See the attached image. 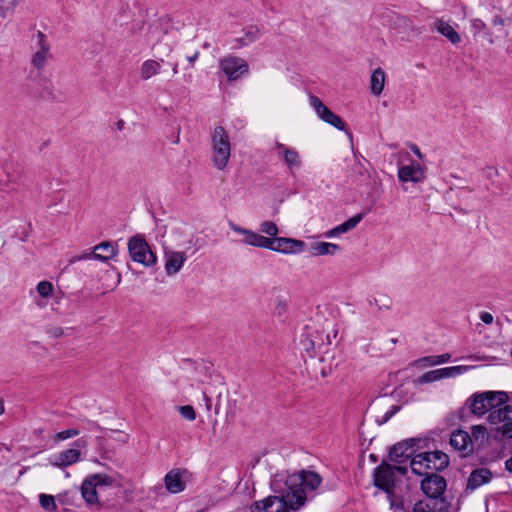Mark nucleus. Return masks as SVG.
<instances>
[{"mask_svg":"<svg viewBox=\"0 0 512 512\" xmlns=\"http://www.w3.org/2000/svg\"><path fill=\"white\" fill-rule=\"evenodd\" d=\"M480 319L482 322H484L487 325H490L493 323V315L489 312H481Z\"/></svg>","mask_w":512,"mask_h":512,"instance_id":"nucleus-51","label":"nucleus"},{"mask_svg":"<svg viewBox=\"0 0 512 512\" xmlns=\"http://www.w3.org/2000/svg\"><path fill=\"white\" fill-rule=\"evenodd\" d=\"M403 441L408 443L406 445V447L409 449V452L412 455L414 453V449L415 448H422L423 445L426 444L427 440L419 438V437H415V438L404 439Z\"/></svg>","mask_w":512,"mask_h":512,"instance_id":"nucleus-39","label":"nucleus"},{"mask_svg":"<svg viewBox=\"0 0 512 512\" xmlns=\"http://www.w3.org/2000/svg\"><path fill=\"white\" fill-rule=\"evenodd\" d=\"M5 411V407H4V400L2 398H0V415H2Z\"/></svg>","mask_w":512,"mask_h":512,"instance_id":"nucleus-62","label":"nucleus"},{"mask_svg":"<svg viewBox=\"0 0 512 512\" xmlns=\"http://www.w3.org/2000/svg\"><path fill=\"white\" fill-rule=\"evenodd\" d=\"M160 63L156 60H146L141 66V78L147 80L159 73Z\"/></svg>","mask_w":512,"mask_h":512,"instance_id":"nucleus-28","label":"nucleus"},{"mask_svg":"<svg viewBox=\"0 0 512 512\" xmlns=\"http://www.w3.org/2000/svg\"><path fill=\"white\" fill-rule=\"evenodd\" d=\"M441 371L440 369L431 370L428 372H425L423 375L417 378L416 383L419 385L432 383L438 380H441Z\"/></svg>","mask_w":512,"mask_h":512,"instance_id":"nucleus-30","label":"nucleus"},{"mask_svg":"<svg viewBox=\"0 0 512 512\" xmlns=\"http://www.w3.org/2000/svg\"><path fill=\"white\" fill-rule=\"evenodd\" d=\"M472 26L477 30H484L486 28L485 22L479 18L472 20Z\"/></svg>","mask_w":512,"mask_h":512,"instance_id":"nucleus-53","label":"nucleus"},{"mask_svg":"<svg viewBox=\"0 0 512 512\" xmlns=\"http://www.w3.org/2000/svg\"><path fill=\"white\" fill-rule=\"evenodd\" d=\"M244 36L233 40V48L239 49L258 41L262 36V30L258 25H248L243 28Z\"/></svg>","mask_w":512,"mask_h":512,"instance_id":"nucleus-17","label":"nucleus"},{"mask_svg":"<svg viewBox=\"0 0 512 512\" xmlns=\"http://www.w3.org/2000/svg\"><path fill=\"white\" fill-rule=\"evenodd\" d=\"M96 488V483H94L93 480H91L89 477L85 478L81 484L80 492L82 498L89 506L98 504V495Z\"/></svg>","mask_w":512,"mask_h":512,"instance_id":"nucleus-23","label":"nucleus"},{"mask_svg":"<svg viewBox=\"0 0 512 512\" xmlns=\"http://www.w3.org/2000/svg\"><path fill=\"white\" fill-rule=\"evenodd\" d=\"M408 472L407 466H401V465H392V473H399L401 475H406Z\"/></svg>","mask_w":512,"mask_h":512,"instance_id":"nucleus-52","label":"nucleus"},{"mask_svg":"<svg viewBox=\"0 0 512 512\" xmlns=\"http://www.w3.org/2000/svg\"><path fill=\"white\" fill-rule=\"evenodd\" d=\"M85 437L78 438L73 443V448L66 449L53 457L50 463L56 467L64 468L79 461L81 449L87 446Z\"/></svg>","mask_w":512,"mask_h":512,"instance_id":"nucleus-10","label":"nucleus"},{"mask_svg":"<svg viewBox=\"0 0 512 512\" xmlns=\"http://www.w3.org/2000/svg\"><path fill=\"white\" fill-rule=\"evenodd\" d=\"M46 333L51 338H60L65 335L64 329L59 326H47Z\"/></svg>","mask_w":512,"mask_h":512,"instance_id":"nucleus-44","label":"nucleus"},{"mask_svg":"<svg viewBox=\"0 0 512 512\" xmlns=\"http://www.w3.org/2000/svg\"><path fill=\"white\" fill-rule=\"evenodd\" d=\"M488 436V432H487V429L485 426L483 425H475L472 427V430H471V438L473 437L474 439L478 440V439H485L486 437Z\"/></svg>","mask_w":512,"mask_h":512,"instance_id":"nucleus-42","label":"nucleus"},{"mask_svg":"<svg viewBox=\"0 0 512 512\" xmlns=\"http://www.w3.org/2000/svg\"><path fill=\"white\" fill-rule=\"evenodd\" d=\"M468 369L467 366H451V367H445V368H440V371H441V377L442 379L443 378H450V377H455V376H458L460 374H462L463 372H465L466 370Z\"/></svg>","mask_w":512,"mask_h":512,"instance_id":"nucleus-33","label":"nucleus"},{"mask_svg":"<svg viewBox=\"0 0 512 512\" xmlns=\"http://www.w3.org/2000/svg\"><path fill=\"white\" fill-rule=\"evenodd\" d=\"M433 500H418L412 508V512H432L433 511ZM409 512V510L403 511Z\"/></svg>","mask_w":512,"mask_h":512,"instance_id":"nucleus-34","label":"nucleus"},{"mask_svg":"<svg viewBox=\"0 0 512 512\" xmlns=\"http://www.w3.org/2000/svg\"><path fill=\"white\" fill-rule=\"evenodd\" d=\"M423 479L420 483L422 492L431 500H438L443 496L446 488V479L437 473H423Z\"/></svg>","mask_w":512,"mask_h":512,"instance_id":"nucleus-8","label":"nucleus"},{"mask_svg":"<svg viewBox=\"0 0 512 512\" xmlns=\"http://www.w3.org/2000/svg\"><path fill=\"white\" fill-rule=\"evenodd\" d=\"M48 54L49 51L46 47H44V51L38 50L32 57V65L37 69L43 68L46 63Z\"/></svg>","mask_w":512,"mask_h":512,"instance_id":"nucleus-32","label":"nucleus"},{"mask_svg":"<svg viewBox=\"0 0 512 512\" xmlns=\"http://www.w3.org/2000/svg\"><path fill=\"white\" fill-rule=\"evenodd\" d=\"M261 232L269 235L271 238H277L279 233L277 225L272 221H264L261 224Z\"/></svg>","mask_w":512,"mask_h":512,"instance_id":"nucleus-36","label":"nucleus"},{"mask_svg":"<svg viewBox=\"0 0 512 512\" xmlns=\"http://www.w3.org/2000/svg\"><path fill=\"white\" fill-rule=\"evenodd\" d=\"M505 469L512 473V456L505 461Z\"/></svg>","mask_w":512,"mask_h":512,"instance_id":"nucleus-60","label":"nucleus"},{"mask_svg":"<svg viewBox=\"0 0 512 512\" xmlns=\"http://www.w3.org/2000/svg\"><path fill=\"white\" fill-rule=\"evenodd\" d=\"M87 430H99L101 431L102 430V427L99 426L96 422L94 421H87L86 422V427H85Z\"/></svg>","mask_w":512,"mask_h":512,"instance_id":"nucleus-55","label":"nucleus"},{"mask_svg":"<svg viewBox=\"0 0 512 512\" xmlns=\"http://www.w3.org/2000/svg\"><path fill=\"white\" fill-rule=\"evenodd\" d=\"M401 409V405H392L390 409L381 417L376 419L378 425L387 423Z\"/></svg>","mask_w":512,"mask_h":512,"instance_id":"nucleus-38","label":"nucleus"},{"mask_svg":"<svg viewBox=\"0 0 512 512\" xmlns=\"http://www.w3.org/2000/svg\"><path fill=\"white\" fill-rule=\"evenodd\" d=\"M410 149L417 157L422 158V153L417 145L412 144Z\"/></svg>","mask_w":512,"mask_h":512,"instance_id":"nucleus-58","label":"nucleus"},{"mask_svg":"<svg viewBox=\"0 0 512 512\" xmlns=\"http://www.w3.org/2000/svg\"><path fill=\"white\" fill-rule=\"evenodd\" d=\"M37 96L44 100H53L55 99L53 93V85L51 80L47 78H40L37 82Z\"/></svg>","mask_w":512,"mask_h":512,"instance_id":"nucleus-26","label":"nucleus"},{"mask_svg":"<svg viewBox=\"0 0 512 512\" xmlns=\"http://www.w3.org/2000/svg\"><path fill=\"white\" fill-rule=\"evenodd\" d=\"M199 51H195V53L191 56H187V60L189 62V67H193L195 61L199 58Z\"/></svg>","mask_w":512,"mask_h":512,"instance_id":"nucleus-56","label":"nucleus"},{"mask_svg":"<svg viewBox=\"0 0 512 512\" xmlns=\"http://www.w3.org/2000/svg\"><path fill=\"white\" fill-rule=\"evenodd\" d=\"M450 445L455 450L460 451L463 456L468 455L473 450L471 435L461 429L451 433Z\"/></svg>","mask_w":512,"mask_h":512,"instance_id":"nucleus-16","label":"nucleus"},{"mask_svg":"<svg viewBox=\"0 0 512 512\" xmlns=\"http://www.w3.org/2000/svg\"><path fill=\"white\" fill-rule=\"evenodd\" d=\"M321 476L309 470L299 473H278L271 481L274 495L262 500L254 501L250 505V512H296L308 500L315 496L313 493L321 484Z\"/></svg>","mask_w":512,"mask_h":512,"instance_id":"nucleus-1","label":"nucleus"},{"mask_svg":"<svg viewBox=\"0 0 512 512\" xmlns=\"http://www.w3.org/2000/svg\"><path fill=\"white\" fill-rule=\"evenodd\" d=\"M450 463L449 456L443 451L420 452L411 458V471L415 475H423L428 470L444 471Z\"/></svg>","mask_w":512,"mask_h":512,"instance_id":"nucleus-4","label":"nucleus"},{"mask_svg":"<svg viewBox=\"0 0 512 512\" xmlns=\"http://www.w3.org/2000/svg\"><path fill=\"white\" fill-rule=\"evenodd\" d=\"M300 345H301L302 349L305 350L306 352H309V351H312L315 349V342L308 338L301 339Z\"/></svg>","mask_w":512,"mask_h":512,"instance_id":"nucleus-48","label":"nucleus"},{"mask_svg":"<svg viewBox=\"0 0 512 512\" xmlns=\"http://www.w3.org/2000/svg\"><path fill=\"white\" fill-rule=\"evenodd\" d=\"M219 67L230 82L236 81L249 73L248 63L237 56H228L221 59Z\"/></svg>","mask_w":512,"mask_h":512,"instance_id":"nucleus-9","label":"nucleus"},{"mask_svg":"<svg viewBox=\"0 0 512 512\" xmlns=\"http://www.w3.org/2000/svg\"><path fill=\"white\" fill-rule=\"evenodd\" d=\"M369 459L371 462H374V463L378 461V457L375 454H370Z\"/></svg>","mask_w":512,"mask_h":512,"instance_id":"nucleus-63","label":"nucleus"},{"mask_svg":"<svg viewBox=\"0 0 512 512\" xmlns=\"http://www.w3.org/2000/svg\"><path fill=\"white\" fill-rule=\"evenodd\" d=\"M340 249L338 244L329 242H312L309 247L312 256L335 255Z\"/></svg>","mask_w":512,"mask_h":512,"instance_id":"nucleus-24","label":"nucleus"},{"mask_svg":"<svg viewBox=\"0 0 512 512\" xmlns=\"http://www.w3.org/2000/svg\"><path fill=\"white\" fill-rule=\"evenodd\" d=\"M509 395L505 391H485L472 394L464 403L466 415L481 417L490 411L488 422L491 425L503 422L495 428L494 438L502 441L512 438V405H508Z\"/></svg>","mask_w":512,"mask_h":512,"instance_id":"nucleus-2","label":"nucleus"},{"mask_svg":"<svg viewBox=\"0 0 512 512\" xmlns=\"http://www.w3.org/2000/svg\"><path fill=\"white\" fill-rule=\"evenodd\" d=\"M450 358H451V355L449 353L436 355L435 356V364L438 365V364L446 363L450 360Z\"/></svg>","mask_w":512,"mask_h":512,"instance_id":"nucleus-50","label":"nucleus"},{"mask_svg":"<svg viewBox=\"0 0 512 512\" xmlns=\"http://www.w3.org/2000/svg\"><path fill=\"white\" fill-rule=\"evenodd\" d=\"M493 474L488 468H476L474 469L468 479L464 493L466 495L472 493L480 486L489 483L492 480Z\"/></svg>","mask_w":512,"mask_h":512,"instance_id":"nucleus-14","label":"nucleus"},{"mask_svg":"<svg viewBox=\"0 0 512 512\" xmlns=\"http://www.w3.org/2000/svg\"><path fill=\"white\" fill-rule=\"evenodd\" d=\"M187 257L184 252L169 251L165 253V270L168 275H174L180 271Z\"/></svg>","mask_w":512,"mask_h":512,"instance_id":"nucleus-18","label":"nucleus"},{"mask_svg":"<svg viewBox=\"0 0 512 512\" xmlns=\"http://www.w3.org/2000/svg\"><path fill=\"white\" fill-rule=\"evenodd\" d=\"M129 256L134 262L146 267H152L157 262L156 254L151 250L148 242L142 234H137L128 239Z\"/></svg>","mask_w":512,"mask_h":512,"instance_id":"nucleus-5","label":"nucleus"},{"mask_svg":"<svg viewBox=\"0 0 512 512\" xmlns=\"http://www.w3.org/2000/svg\"><path fill=\"white\" fill-rule=\"evenodd\" d=\"M372 476L373 485L386 494L390 508L394 510V512L405 511L403 497H398L395 493L396 475L392 473V465L383 459L382 462L374 468Z\"/></svg>","mask_w":512,"mask_h":512,"instance_id":"nucleus-3","label":"nucleus"},{"mask_svg":"<svg viewBox=\"0 0 512 512\" xmlns=\"http://www.w3.org/2000/svg\"><path fill=\"white\" fill-rule=\"evenodd\" d=\"M398 178L401 182L419 183L425 179V171L417 161H412L410 165L399 167Z\"/></svg>","mask_w":512,"mask_h":512,"instance_id":"nucleus-15","label":"nucleus"},{"mask_svg":"<svg viewBox=\"0 0 512 512\" xmlns=\"http://www.w3.org/2000/svg\"><path fill=\"white\" fill-rule=\"evenodd\" d=\"M415 364L418 366H434L435 364V356H425L415 361Z\"/></svg>","mask_w":512,"mask_h":512,"instance_id":"nucleus-46","label":"nucleus"},{"mask_svg":"<svg viewBox=\"0 0 512 512\" xmlns=\"http://www.w3.org/2000/svg\"><path fill=\"white\" fill-rule=\"evenodd\" d=\"M58 501L62 504H70L69 492H65L58 495Z\"/></svg>","mask_w":512,"mask_h":512,"instance_id":"nucleus-54","label":"nucleus"},{"mask_svg":"<svg viewBox=\"0 0 512 512\" xmlns=\"http://www.w3.org/2000/svg\"><path fill=\"white\" fill-rule=\"evenodd\" d=\"M275 149L276 151L284 152V162L290 170L301 167L302 161L296 149L287 147L280 142L275 143Z\"/></svg>","mask_w":512,"mask_h":512,"instance_id":"nucleus-20","label":"nucleus"},{"mask_svg":"<svg viewBox=\"0 0 512 512\" xmlns=\"http://www.w3.org/2000/svg\"><path fill=\"white\" fill-rule=\"evenodd\" d=\"M165 487L168 492L177 494L184 491L186 484L182 479L180 470L173 469L164 477Z\"/></svg>","mask_w":512,"mask_h":512,"instance_id":"nucleus-19","label":"nucleus"},{"mask_svg":"<svg viewBox=\"0 0 512 512\" xmlns=\"http://www.w3.org/2000/svg\"><path fill=\"white\" fill-rule=\"evenodd\" d=\"M115 125H116V129L121 131V130H123V129H124L125 122H124L122 119H120V120H118V121L116 122V124H115Z\"/></svg>","mask_w":512,"mask_h":512,"instance_id":"nucleus-61","label":"nucleus"},{"mask_svg":"<svg viewBox=\"0 0 512 512\" xmlns=\"http://www.w3.org/2000/svg\"><path fill=\"white\" fill-rule=\"evenodd\" d=\"M22 172H23V169L17 165L16 168L13 170V172L11 174L10 173L8 174L9 180L11 182L23 184L22 175H21Z\"/></svg>","mask_w":512,"mask_h":512,"instance_id":"nucleus-45","label":"nucleus"},{"mask_svg":"<svg viewBox=\"0 0 512 512\" xmlns=\"http://www.w3.org/2000/svg\"><path fill=\"white\" fill-rule=\"evenodd\" d=\"M213 142V162L214 165L222 170L226 167L230 157V142L226 130L222 126H217L212 135Z\"/></svg>","mask_w":512,"mask_h":512,"instance_id":"nucleus-6","label":"nucleus"},{"mask_svg":"<svg viewBox=\"0 0 512 512\" xmlns=\"http://www.w3.org/2000/svg\"><path fill=\"white\" fill-rule=\"evenodd\" d=\"M229 225L233 231L245 235V238L242 240L244 244L265 249H274L275 240L262 236L252 230L242 228L233 222H230Z\"/></svg>","mask_w":512,"mask_h":512,"instance_id":"nucleus-12","label":"nucleus"},{"mask_svg":"<svg viewBox=\"0 0 512 512\" xmlns=\"http://www.w3.org/2000/svg\"><path fill=\"white\" fill-rule=\"evenodd\" d=\"M271 239L275 240L274 249L271 250L283 254L301 253L306 247V243L303 240L288 237H277Z\"/></svg>","mask_w":512,"mask_h":512,"instance_id":"nucleus-13","label":"nucleus"},{"mask_svg":"<svg viewBox=\"0 0 512 512\" xmlns=\"http://www.w3.org/2000/svg\"><path fill=\"white\" fill-rule=\"evenodd\" d=\"M179 413L181 416L189 421H193L196 418V412L191 405L179 406Z\"/></svg>","mask_w":512,"mask_h":512,"instance_id":"nucleus-41","label":"nucleus"},{"mask_svg":"<svg viewBox=\"0 0 512 512\" xmlns=\"http://www.w3.org/2000/svg\"><path fill=\"white\" fill-rule=\"evenodd\" d=\"M37 291L42 297H49L53 292V285L48 281H41L37 285Z\"/></svg>","mask_w":512,"mask_h":512,"instance_id":"nucleus-40","label":"nucleus"},{"mask_svg":"<svg viewBox=\"0 0 512 512\" xmlns=\"http://www.w3.org/2000/svg\"><path fill=\"white\" fill-rule=\"evenodd\" d=\"M39 502L43 509L49 512H55L57 510V505L55 503V498L52 495L48 494H40Z\"/></svg>","mask_w":512,"mask_h":512,"instance_id":"nucleus-31","label":"nucleus"},{"mask_svg":"<svg viewBox=\"0 0 512 512\" xmlns=\"http://www.w3.org/2000/svg\"><path fill=\"white\" fill-rule=\"evenodd\" d=\"M385 77L386 75L382 68H377L372 72L370 79L372 94L378 96L382 93L384 89Z\"/></svg>","mask_w":512,"mask_h":512,"instance_id":"nucleus-25","label":"nucleus"},{"mask_svg":"<svg viewBox=\"0 0 512 512\" xmlns=\"http://www.w3.org/2000/svg\"><path fill=\"white\" fill-rule=\"evenodd\" d=\"M91 480H93L94 483H96V486H110L112 484V478L106 474H93L89 476Z\"/></svg>","mask_w":512,"mask_h":512,"instance_id":"nucleus-37","label":"nucleus"},{"mask_svg":"<svg viewBox=\"0 0 512 512\" xmlns=\"http://www.w3.org/2000/svg\"><path fill=\"white\" fill-rule=\"evenodd\" d=\"M408 443L403 440L397 442L389 448L388 459L394 463H402L411 457L409 449L406 447Z\"/></svg>","mask_w":512,"mask_h":512,"instance_id":"nucleus-21","label":"nucleus"},{"mask_svg":"<svg viewBox=\"0 0 512 512\" xmlns=\"http://www.w3.org/2000/svg\"><path fill=\"white\" fill-rule=\"evenodd\" d=\"M79 433H80L79 430L74 429V428L63 430V431L58 432L55 435V440H57V441L66 440V439H69V438L79 435Z\"/></svg>","mask_w":512,"mask_h":512,"instance_id":"nucleus-43","label":"nucleus"},{"mask_svg":"<svg viewBox=\"0 0 512 512\" xmlns=\"http://www.w3.org/2000/svg\"><path fill=\"white\" fill-rule=\"evenodd\" d=\"M365 213H358L354 215L353 217L349 218L342 224L334 227L333 229L329 230L326 234L327 237H336L340 234H344L352 229H354L363 219Z\"/></svg>","mask_w":512,"mask_h":512,"instance_id":"nucleus-22","label":"nucleus"},{"mask_svg":"<svg viewBox=\"0 0 512 512\" xmlns=\"http://www.w3.org/2000/svg\"><path fill=\"white\" fill-rule=\"evenodd\" d=\"M309 99L310 105L314 108L318 117L322 121L332 125L340 131H346L349 135H351V133L348 132L346 123L342 120V118L331 111L318 97L311 95Z\"/></svg>","mask_w":512,"mask_h":512,"instance_id":"nucleus-11","label":"nucleus"},{"mask_svg":"<svg viewBox=\"0 0 512 512\" xmlns=\"http://www.w3.org/2000/svg\"><path fill=\"white\" fill-rule=\"evenodd\" d=\"M432 512H450L451 503L446 497L441 496L438 500H433Z\"/></svg>","mask_w":512,"mask_h":512,"instance_id":"nucleus-35","label":"nucleus"},{"mask_svg":"<svg viewBox=\"0 0 512 512\" xmlns=\"http://www.w3.org/2000/svg\"><path fill=\"white\" fill-rule=\"evenodd\" d=\"M375 304L378 306L379 310L381 309H390L391 307V300H389L388 298H385L384 301H382L381 299L378 300V299H375Z\"/></svg>","mask_w":512,"mask_h":512,"instance_id":"nucleus-49","label":"nucleus"},{"mask_svg":"<svg viewBox=\"0 0 512 512\" xmlns=\"http://www.w3.org/2000/svg\"><path fill=\"white\" fill-rule=\"evenodd\" d=\"M467 419L466 406L460 407L456 412H451L445 417V423L448 427L456 425L457 421H465Z\"/></svg>","mask_w":512,"mask_h":512,"instance_id":"nucleus-29","label":"nucleus"},{"mask_svg":"<svg viewBox=\"0 0 512 512\" xmlns=\"http://www.w3.org/2000/svg\"><path fill=\"white\" fill-rule=\"evenodd\" d=\"M105 443H106L105 438H103L101 436L96 438V446H97L98 450H103Z\"/></svg>","mask_w":512,"mask_h":512,"instance_id":"nucleus-57","label":"nucleus"},{"mask_svg":"<svg viewBox=\"0 0 512 512\" xmlns=\"http://www.w3.org/2000/svg\"><path fill=\"white\" fill-rule=\"evenodd\" d=\"M117 253V244L110 242V241H104L98 245H96L92 250L88 249L84 251L80 255L73 256L69 263L73 264L77 261L82 260H99L102 262H107L111 258H113Z\"/></svg>","mask_w":512,"mask_h":512,"instance_id":"nucleus-7","label":"nucleus"},{"mask_svg":"<svg viewBox=\"0 0 512 512\" xmlns=\"http://www.w3.org/2000/svg\"><path fill=\"white\" fill-rule=\"evenodd\" d=\"M37 40H38L39 50L44 51V47H46L48 50L50 49V45L47 41V37L43 32H41V31L37 32Z\"/></svg>","mask_w":512,"mask_h":512,"instance_id":"nucleus-47","label":"nucleus"},{"mask_svg":"<svg viewBox=\"0 0 512 512\" xmlns=\"http://www.w3.org/2000/svg\"><path fill=\"white\" fill-rule=\"evenodd\" d=\"M437 30L440 34L448 38L452 44H457L461 41V37L458 32L448 23L440 21Z\"/></svg>","mask_w":512,"mask_h":512,"instance_id":"nucleus-27","label":"nucleus"},{"mask_svg":"<svg viewBox=\"0 0 512 512\" xmlns=\"http://www.w3.org/2000/svg\"><path fill=\"white\" fill-rule=\"evenodd\" d=\"M492 24L493 25H503L504 24V19L501 17V16H495L493 19H492Z\"/></svg>","mask_w":512,"mask_h":512,"instance_id":"nucleus-59","label":"nucleus"},{"mask_svg":"<svg viewBox=\"0 0 512 512\" xmlns=\"http://www.w3.org/2000/svg\"><path fill=\"white\" fill-rule=\"evenodd\" d=\"M172 71H173V74H177L178 73V63H173Z\"/></svg>","mask_w":512,"mask_h":512,"instance_id":"nucleus-64","label":"nucleus"}]
</instances>
